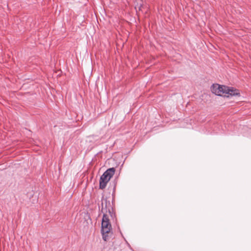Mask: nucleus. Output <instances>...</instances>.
Wrapping results in <instances>:
<instances>
[{
	"mask_svg": "<svg viewBox=\"0 0 251 251\" xmlns=\"http://www.w3.org/2000/svg\"><path fill=\"white\" fill-rule=\"evenodd\" d=\"M211 91L216 95L229 97L240 96L239 91L233 87H229L218 84H214L211 87Z\"/></svg>",
	"mask_w": 251,
	"mask_h": 251,
	"instance_id": "f257e3e1",
	"label": "nucleus"
},
{
	"mask_svg": "<svg viewBox=\"0 0 251 251\" xmlns=\"http://www.w3.org/2000/svg\"><path fill=\"white\" fill-rule=\"evenodd\" d=\"M115 170L114 168L107 170L101 176L100 179V188L103 189L105 188L107 183L114 175Z\"/></svg>",
	"mask_w": 251,
	"mask_h": 251,
	"instance_id": "f03ea898",
	"label": "nucleus"
},
{
	"mask_svg": "<svg viewBox=\"0 0 251 251\" xmlns=\"http://www.w3.org/2000/svg\"><path fill=\"white\" fill-rule=\"evenodd\" d=\"M107 213V211H106ZM109 215H110V211L108 210V214L104 213L101 221V233L103 235L108 234L111 229V225L109 222Z\"/></svg>",
	"mask_w": 251,
	"mask_h": 251,
	"instance_id": "7ed1b4c3",
	"label": "nucleus"
},
{
	"mask_svg": "<svg viewBox=\"0 0 251 251\" xmlns=\"http://www.w3.org/2000/svg\"><path fill=\"white\" fill-rule=\"evenodd\" d=\"M106 237H107V236H102L103 240L104 241H106V240H107Z\"/></svg>",
	"mask_w": 251,
	"mask_h": 251,
	"instance_id": "20e7f679",
	"label": "nucleus"
},
{
	"mask_svg": "<svg viewBox=\"0 0 251 251\" xmlns=\"http://www.w3.org/2000/svg\"><path fill=\"white\" fill-rule=\"evenodd\" d=\"M104 209L103 207H102V209H101V211H102V212H103V213H104Z\"/></svg>",
	"mask_w": 251,
	"mask_h": 251,
	"instance_id": "39448f33",
	"label": "nucleus"
}]
</instances>
